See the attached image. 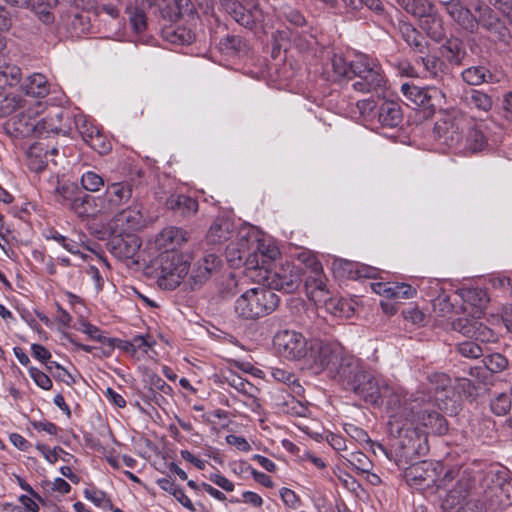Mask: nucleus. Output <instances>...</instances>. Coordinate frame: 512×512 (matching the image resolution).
I'll list each match as a JSON object with an SVG mask.
<instances>
[{"label": "nucleus", "mask_w": 512, "mask_h": 512, "mask_svg": "<svg viewBox=\"0 0 512 512\" xmlns=\"http://www.w3.org/2000/svg\"><path fill=\"white\" fill-rule=\"evenodd\" d=\"M223 7L242 26L250 27L264 21L263 11L255 0H245V5L224 0Z\"/></svg>", "instance_id": "obj_20"}, {"label": "nucleus", "mask_w": 512, "mask_h": 512, "mask_svg": "<svg viewBox=\"0 0 512 512\" xmlns=\"http://www.w3.org/2000/svg\"><path fill=\"white\" fill-rule=\"evenodd\" d=\"M48 238L55 240L56 242L61 244L64 249H66L67 251H69L72 254L80 253V246H81L80 243L61 235L57 231H52L51 235Z\"/></svg>", "instance_id": "obj_58"}, {"label": "nucleus", "mask_w": 512, "mask_h": 512, "mask_svg": "<svg viewBox=\"0 0 512 512\" xmlns=\"http://www.w3.org/2000/svg\"><path fill=\"white\" fill-rule=\"evenodd\" d=\"M396 3L407 13L418 17L419 19L426 12L432 10L431 5L426 0H396Z\"/></svg>", "instance_id": "obj_43"}, {"label": "nucleus", "mask_w": 512, "mask_h": 512, "mask_svg": "<svg viewBox=\"0 0 512 512\" xmlns=\"http://www.w3.org/2000/svg\"><path fill=\"white\" fill-rule=\"evenodd\" d=\"M132 181H121L109 184L102 195L106 213L114 212L127 204L133 197Z\"/></svg>", "instance_id": "obj_21"}, {"label": "nucleus", "mask_w": 512, "mask_h": 512, "mask_svg": "<svg viewBox=\"0 0 512 512\" xmlns=\"http://www.w3.org/2000/svg\"><path fill=\"white\" fill-rule=\"evenodd\" d=\"M224 381L236 391L246 396H253L256 390L255 386L241 376L228 372L223 376Z\"/></svg>", "instance_id": "obj_41"}, {"label": "nucleus", "mask_w": 512, "mask_h": 512, "mask_svg": "<svg viewBox=\"0 0 512 512\" xmlns=\"http://www.w3.org/2000/svg\"><path fill=\"white\" fill-rule=\"evenodd\" d=\"M352 391L361 397L366 403L372 405L386 404L389 415L401 407L404 398L400 391L395 390L387 381L366 370L358 376L350 387Z\"/></svg>", "instance_id": "obj_6"}, {"label": "nucleus", "mask_w": 512, "mask_h": 512, "mask_svg": "<svg viewBox=\"0 0 512 512\" xmlns=\"http://www.w3.org/2000/svg\"><path fill=\"white\" fill-rule=\"evenodd\" d=\"M345 265L350 273L355 271L356 278H374L377 275V269L371 266L350 262H346Z\"/></svg>", "instance_id": "obj_60"}, {"label": "nucleus", "mask_w": 512, "mask_h": 512, "mask_svg": "<svg viewBox=\"0 0 512 512\" xmlns=\"http://www.w3.org/2000/svg\"><path fill=\"white\" fill-rule=\"evenodd\" d=\"M343 346L337 342L310 339L304 361L315 371H330L335 361L341 356Z\"/></svg>", "instance_id": "obj_12"}, {"label": "nucleus", "mask_w": 512, "mask_h": 512, "mask_svg": "<svg viewBox=\"0 0 512 512\" xmlns=\"http://www.w3.org/2000/svg\"><path fill=\"white\" fill-rule=\"evenodd\" d=\"M59 0H30L28 6L38 16L39 20L48 25L54 21L52 8Z\"/></svg>", "instance_id": "obj_39"}, {"label": "nucleus", "mask_w": 512, "mask_h": 512, "mask_svg": "<svg viewBox=\"0 0 512 512\" xmlns=\"http://www.w3.org/2000/svg\"><path fill=\"white\" fill-rule=\"evenodd\" d=\"M378 121L383 127L394 128L402 121V111L398 103L384 101L378 109Z\"/></svg>", "instance_id": "obj_31"}, {"label": "nucleus", "mask_w": 512, "mask_h": 512, "mask_svg": "<svg viewBox=\"0 0 512 512\" xmlns=\"http://www.w3.org/2000/svg\"><path fill=\"white\" fill-rule=\"evenodd\" d=\"M77 129L85 143L90 140L94 135L98 134L101 129L92 121L86 118H80L77 122Z\"/></svg>", "instance_id": "obj_52"}, {"label": "nucleus", "mask_w": 512, "mask_h": 512, "mask_svg": "<svg viewBox=\"0 0 512 512\" xmlns=\"http://www.w3.org/2000/svg\"><path fill=\"white\" fill-rule=\"evenodd\" d=\"M399 31L403 40L413 49L414 52L424 54L427 50L428 43L420 32L410 23L401 22Z\"/></svg>", "instance_id": "obj_33"}, {"label": "nucleus", "mask_w": 512, "mask_h": 512, "mask_svg": "<svg viewBox=\"0 0 512 512\" xmlns=\"http://www.w3.org/2000/svg\"><path fill=\"white\" fill-rule=\"evenodd\" d=\"M356 77L352 84L354 90L369 93L384 86L383 70L379 62L366 54L358 53L350 61V79Z\"/></svg>", "instance_id": "obj_9"}, {"label": "nucleus", "mask_w": 512, "mask_h": 512, "mask_svg": "<svg viewBox=\"0 0 512 512\" xmlns=\"http://www.w3.org/2000/svg\"><path fill=\"white\" fill-rule=\"evenodd\" d=\"M363 370L361 360L343 348L341 356L335 361L328 376L350 388Z\"/></svg>", "instance_id": "obj_19"}, {"label": "nucleus", "mask_w": 512, "mask_h": 512, "mask_svg": "<svg viewBox=\"0 0 512 512\" xmlns=\"http://www.w3.org/2000/svg\"><path fill=\"white\" fill-rule=\"evenodd\" d=\"M415 408L416 405H412L410 408L403 407L389 415V432L396 439L390 450L380 446L387 458L393 460L399 468L412 464L414 460L428 452L427 438L424 432L414 427V421L406 417Z\"/></svg>", "instance_id": "obj_2"}, {"label": "nucleus", "mask_w": 512, "mask_h": 512, "mask_svg": "<svg viewBox=\"0 0 512 512\" xmlns=\"http://www.w3.org/2000/svg\"><path fill=\"white\" fill-rule=\"evenodd\" d=\"M233 233V223L225 217L216 218L207 233V240L211 244H221L230 239Z\"/></svg>", "instance_id": "obj_30"}, {"label": "nucleus", "mask_w": 512, "mask_h": 512, "mask_svg": "<svg viewBox=\"0 0 512 512\" xmlns=\"http://www.w3.org/2000/svg\"><path fill=\"white\" fill-rule=\"evenodd\" d=\"M160 17L167 23H177L181 19L192 18V0H163L159 4Z\"/></svg>", "instance_id": "obj_25"}, {"label": "nucleus", "mask_w": 512, "mask_h": 512, "mask_svg": "<svg viewBox=\"0 0 512 512\" xmlns=\"http://www.w3.org/2000/svg\"><path fill=\"white\" fill-rule=\"evenodd\" d=\"M437 140L459 153H478L488 146L483 122H474L457 111L444 113L434 126Z\"/></svg>", "instance_id": "obj_4"}, {"label": "nucleus", "mask_w": 512, "mask_h": 512, "mask_svg": "<svg viewBox=\"0 0 512 512\" xmlns=\"http://www.w3.org/2000/svg\"><path fill=\"white\" fill-rule=\"evenodd\" d=\"M412 405H416L414 411L408 415L407 418L414 421V427L421 430V427L426 428L428 432L434 434H444L447 431V425L445 418L438 412L431 410L430 408H420V403L417 399L409 402L401 400V407L410 408Z\"/></svg>", "instance_id": "obj_17"}, {"label": "nucleus", "mask_w": 512, "mask_h": 512, "mask_svg": "<svg viewBox=\"0 0 512 512\" xmlns=\"http://www.w3.org/2000/svg\"><path fill=\"white\" fill-rule=\"evenodd\" d=\"M29 375L35 384L43 390H50L53 386L51 378L36 367L29 368Z\"/></svg>", "instance_id": "obj_59"}, {"label": "nucleus", "mask_w": 512, "mask_h": 512, "mask_svg": "<svg viewBox=\"0 0 512 512\" xmlns=\"http://www.w3.org/2000/svg\"><path fill=\"white\" fill-rule=\"evenodd\" d=\"M443 464L437 461H420L405 468L404 477L407 484L416 490H428L435 487Z\"/></svg>", "instance_id": "obj_14"}, {"label": "nucleus", "mask_w": 512, "mask_h": 512, "mask_svg": "<svg viewBox=\"0 0 512 512\" xmlns=\"http://www.w3.org/2000/svg\"><path fill=\"white\" fill-rule=\"evenodd\" d=\"M279 296L265 286H256L243 292L235 301L234 310L244 320H256L274 312Z\"/></svg>", "instance_id": "obj_8"}, {"label": "nucleus", "mask_w": 512, "mask_h": 512, "mask_svg": "<svg viewBox=\"0 0 512 512\" xmlns=\"http://www.w3.org/2000/svg\"><path fill=\"white\" fill-rule=\"evenodd\" d=\"M331 66L335 77L350 79V62H347L343 56L334 54L331 58Z\"/></svg>", "instance_id": "obj_55"}, {"label": "nucleus", "mask_w": 512, "mask_h": 512, "mask_svg": "<svg viewBox=\"0 0 512 512\" xmlns=\"http://www.w3.org/2000/svg\"><path fill=\"white\" fill-rule=\"evenodd\" d=\"M190 240V232L177 226L163 228L155 237V245L159 250L177 251Z\"/></svg>", "instance_id": "obj_23"}, {"label": "nucleus", "mask_w": 512, "mask_h": 512, "mask_svg": "<svg viewBox=\"0 0 512 512\" xmlns=\"http://www.w3.org/2000/svg\"><path fill=\"white\" fill-rule=\"evenodd\" d=\"M84 495L87 499L91 500L96 506H109L113 507L111 500L107 498L106 494L101 490L85 489Z\"/></svg>", "instance_id": "obj_63"}, {"label": "nucleus", "mask_w": 512, "mask_h": 512, "mask_svg": "<svg viewBox=\"0 0 512 512\" xmlns=\"http://www.w3.org/2000/svg\"><path fill=\"white\" fill-rule=\"evenodd\" d=\"M280 256V250L273 241L254 227L242 228L237 242L227 246L229 262L245 260L248 269H266Z\"/></svg>", "instance_id": "obj_5"}, {"label": "nucleus", "mask_w": 512, "mask_h": 512, "mask_svg": "<svg viewBox=\"0 0 512 512\" xmlns=\"http://www.w3.org/2000/svg\"><path fill=\"white\" fill-rule=\"evenodd\" d=\"M191 255L178 251H165L160 256L158 286L173 290L178 287L190 268Z\"/></svg>", "instance_id": "obj_11"}, {"label": "nucleus", "mask_w": 512, "mask_h": 512, "mask_svg": "<svg viewBox=\"0 0 512 512\" xmlns=\"http://www.w3.org/2000/svg\"><path fill=\"white\" fill-rule=\"evenodd\" d=\"M77 217L81 219L96 218L99 214H105V205L102 196H93L84 191L74 205V211Z\"/></svg>", "instance_id": "obj_26"}, {"label": "nucleus", "mask_w": 512, "mask_h": 512, "mask_svg": "<svg viewBox=\"0 0 512 512\" xmlns=\"http://www.w3.org/2000/svg\"><path fill=\"white\" fill-rule=\"evenodd\" d=\"M458 351L461 355L467 358L476 359L483 353L482 348L472 341H465L458 345Z\"/></svg>", "instance_id": "obj_62"}, {"label": "nucleus", "mask_w": 512, "mask_h": 512, "mask_svg": "<svg viewBox=\"0 0 512 512\" xmlns=\"http://www.w3.org/2000/svg\"><path fill=\"white\" fill-rule=\"evenodd\" d=\"M458 488L449 492V497L453 499V504H461L471 487V473L468 470L462 472L461 478L457 483Z\"/></svg>", "instance_id": "obj_42"}, {"label": "nucleus", "mask_w": 512, "mask_h": 512, "mask_svg": "<svg viewBox=\"0 0 512 512\" xmlns=\"http://www.w3.org/2000/svg\"><path fill=\"white\" fill-rule=\"evenodd\" d=\"M222 265L221 258L214 254L208 253L198 261L197 268L194 270V284L206 282L214 273H216Z\"/></svg>", "instance_id": "obj_28"}, {"label": "nucleus", "mask_w": 512, "mask_h": 512, "mask_svg": "<svg viewBox=\"0 0 512 512\" xmlns=\"http://www.w3.org/2000/svg\"><path fill=\"white\" fill-rule=\"evenodd\" d=\"M163 33L166 40L173 44L189 46L192 40L191 30L185 27H178L177 29L167 28Z\"/></svg>", "instance_id": "obj_44"}, {"label": "nucleus", "mask_w": 512, "mask_h": 512, "mask_svg": "<svg viewBox=\"0 0 512 512\" xmlns=\"http://www.w3.org/2000/svg\"><path fill=\"white\" fill-rule=\"evenodd\" d=\"M83 327V332L86 333L91 339L108 346V349L103 350L102 353L105 356H109L112 350L115 348V340H110V338L103 336L101 334V330L90 323H83Z\"/></svg>", "instance_id": "obj_45"}, {"label": "nucleus", "mask_w": 512, "mask_h": 512, "mask_svg": "<svg viewBox=\"0 0 512 512\" xmlns=\"http://www.w3.org/2000/svg\"><path fill=\"white\" fill-rule=\"evenodd\" d=\"M94 151L100 155L108 154L112 149V144L108 137L102 132V130L94 135L90 140L86 142Z\"/></svg>", "instance_id": "obj_50"}, {"label": "nucleus", "mask_w": 512, "mask_h": 512, "mask_svg": "<svg viewBox=\"0 0 512 512\" xmlns=\"http://www.w3.org/2000/svg\"><path fill=\"white\" fill-rule=\"evenodd\" d=\"M442 55L453 64H461L466 55L465 47L461 40L452 38L442 46Z\"/></svg>", "instance_id": "obj_37"}, {"label": "nucleus", "mask_w": 512, "mask_h": 512, "mask_svg": "<svg viewBox=\"0 0 512 512\" xmlns=\"http://www.w3.org/2000/svg\"><path fill=\"white\" fill-rule=\"evenodd\" d=\"M430 389L438 392H445L451 387V379L445 373H433L429 377Z\"/></svg>", "instance_id": "obj_53"}, {"label": "nucleus", "mask_w": 512, "mask_h": 512, "mask_svg": "<svg viewBox=\"0 0 512 512\" xmlns=\"http://www.w3.org/2000/svg\"><path fill=\"white\" fill-rule=\"evenodd\" d=\"M205 420L213 425V428L216 427H225L229 423L228 413L221 409H216L211 412L206 413L204 416Z\"/></svg>", "instance_id": "obj_57"}, {"label": "nucleus", "mask_w": 512, "mask_h": 512, "mask_svg": "<svg viewBox=\"0 0 512 512\" xmlns=\"http://www.w3.org/2000/svg\"><path fill=\"white\" fill-rule=\"evenodd\" d=\"M62 112L49 113L34 125L38 137H47L50 133L58 134L63 131Z\"/></svg>", "instance_id": "obj_34"}, {"label": "nucleus", "mask_w": 512, "mask_h": 512, "mask_svg": "<svg viewBox=\"0 0 512 512\" xmlns=\"http://www.w3.org/2000/svg\"><path fill=\"white\" fill-rule=\"evenodd\" d=\"M465 103L469 108L483 112H489L493 106L492 98L488 94L476 89L471 90L465 96Z\"/></svg>", "instance_id": "obj_40"}, {"label": "nucleus", "mask_w": 512, "mask_h": 512, "mask_svg": "<svg viewBox=\"0 0 512 512\" xmlns=\"http://www.w3.org/2000/svg\"><path fill=\"white\" fill-rule=\"evenodd\" d=\"M421 29L433 40L439 41L445 36L443 21L439 15L431 10L426 12L420 19Z\"/></svg>", "instance_id": "obj_32"}, {"label": "nucleus", "mask_w": 512, "mask_h": 512, "mask_svg": "<svg viewBox=\"0 0 512 512\" xmlns=\"http://www.w3.org/2000/svg\"><path fill=\"white\" fill-rule=\"evenodd\" d=\"M482 495L494 510L512 505V480L508 471L498 465H489L482 471L480 479Z\"/></svg>", "instance_id": "obj_7"}, {"label": "nucleus", "mask_w": 512, "mask_h": 512, "mask_svg": "<svg viewBox=\"0 0 512 512\" xmlns=\"http://www.w3.org/2000/svg\"><path fill=\"white\" fill-rule=\"evenodd\" d=\"M165 205L168 209L174 211L179 210L185 215L191 210L192 200L190 197L183 194H173L166 199Z\"/></svg>", "instance_id": "obj_46"}, {"label": "nucleus", "mask_w": 512, "mask_h": 512, "mask_svg": "<svg viewBox=\"0 0 512 512\" xmlns=\"http://www.w3.org/2000/svg\"><path fill=\"white\" fill-rule=\"evenodd\" d=\"M348 461L356 470L360 472H368V470L371 468L370 460L362 452L352 453Z\"/></svg>", "instance_id": "obj_64"}, {"label": "nucleus", "mask_w": 512, "mask_h": 512, "mask_svg": "<svg viewBox=\"0 0 512 512\" xmlns=\"http://www.w3.org/2000/svg\"><path fill=\"white\" fill-rule=\"evenodd\" d=\"M104 186V179L99 174L88 171L81 177V188L86 192H97Z\"/></svg>", "instance_id": "obj_49"}, {"label": "nucleus", "mask_w": 512, "mask_h": 512, "mask_svg": "<svg viewBox=\"0 0 512 512\" xmlns=\"http://www.w3.org/2000/svg\"><path fill=\"white\" fill-rule=\"evenodd\" d=\"M116 233L106 243L107 250L119 260L133 258L141 246L138 236L134 233Z\"/></svg>", "instance_id": "obj_22"}, {"label": "nucleus", "mask_w": 512, "mask_h": 512, "mask_svg": "<svg viewBox=\"0 0 512 512\" xmlns=\"http://www.w3.org/2000/svg\"><path fill=\"white\" fill-rule=\"evenodd\" d=\"M447 13L465 30L473 32L478 27V22L471 11L458 1L445 2Z\"/></svg>", "instance_id": "obj_27"}, {"label": "nucleus", "mask_w": 512, "mask_h": 512, "mask_svg": "<svg viewBox=\"0 0 512 512\" xmlns=\"http://www.w3.org/2000/svg\"><path fill=\"white\" fill-rule=\"evenodd\" d=\"M415 408L416 405H412L410 408L403 407L389 415V432L396 439L390 450L380 446L387 458L393 460L399 468L412 464L414 460L428 452L427 438L424 432L414 427V421L406 417Z\"/></svg>", "instance_id": "obj_1"}, {"label": "nucleus", "mask_w": 512, "mask_h": 512, "mask_svg": "<svg viewBox=\"0 0 512 512\" xmlns=\"http://www.w3.org/2000/svg\"><path fill=\"white\" fill-rule=\"evenodd\" d=\"M311 269V274L305 280L307 295L314 302H323L328 295L326 277L318 261L313 260Z\"/></svg>", "instance_id": "obj_24"}, {"label": "nucleus", "mask_w": 512, "mask_h": 512, "mask_svg": "<svg viewBox=\"0 0 512 512\" xmlns=\"http://www.w3.org/2000/svg\"><path fill=\"white\" fill-rule=\"evenodd\" d=\"M22 88L26 95L36 98H43L50 91L48 81L41 73H34L28 76Z\"/></svg>", "instance_id": "obj_35"}, {"label": "nucleus", "mask_w": 512, "mask_h": 512, "mask_svg": "<svg viewBox=\"0 0 512 512\" xmlns=\"http://www.w3.org/2000/svg\"><path fill=\"white\" fill-rule=\"evenodd\" d=\"M310 340L296 330H279L273 336V346L283 358L292 361L304 360Z\"/></svg>", "instance_id": "obj_13"}, {"label": "nucleus", "mask_w": 512, "mask_h": 512, "mask_svg": "<svg viewBox=\"0 0 512 512\" xmlns=\"http://www.w3.org/2000/svg\"><path fill=\"white\" fill-rule=\"evenodd\" d=\"M507 359L499 353L491 354L485 359V365L488 370L498 373L507 367Z\"/></svg>", "instance_id": "obj_61"}, {"label": "nucleus", "mask_w": 512, "mask_h": 512, "mask_svg": "<svg viewBox=\"0 0 512 512\" xmlns=\"http://www.w3.org/2000/svg\"><path fill=\"white\" fill-rule=\"evenodd\" d=\"M68 27L71 33L79 37L87 32L91 28L90 18L87 12L75 11L68 15Z\"/></svg>", "instance_id": "obj_38"}, {"label": "nucleus", "mask_w": 512, "mask_h": 512, "mask_svg": "<svg viewBox=\"0 0 512 512\" xmlns=\"http://www.w3.org/2000/svg\"><path fill=\"white\" fill-rule=\"evenodd\" d=\"M82 192L83 188H81L77 183H59L55 188V198L58 203L66 206L73 212L74 205L77 204L78 198Z\"/></svg>", "instance_id": "obj_29"}, {"label": "nucleus", "mask_w": 512, "mask_h": 512, "mask_svg": "<svg viewBox=\"0 0 512 512\" xmlns=\"http://www.w3.org/2000/svg\"><path fill=\"white\" fill-rule=\"evenodd\" d=\"M415 408L416 405H412L410 408L403 407L389 415V432L396 439L390 450L380 446L387 458L393 460L399 468L412 464L414 460L428 452L427 438L424 432L414 427V421L406 417Z\"/></svg>", "instance_id": "obj_3"}, {"label": "nucleus", "mask_w": 512, "mask_h": 512, "mask_svg": "<svg viewBox=\"0 0 512 512\" xmlns=\"http://www.w3.org/2000/svg\"><path fill=\"white\" fill-rule=\"evenodd\" d=\"M127 13L129 14V21L135 32L140 33L146 29L147 17L144 8L138 6L128 7Z\"/></svg>", "instance_id": "obj_47"}, {"label": "nucleus", "mask_w": 512, "mask_h": 512, "mask_svg": "<svg viewBox=\"0 0 512 512\" xmlns=\"http://www.w3.org/2000/svg\"><path fill=\"white\" fill-rule=\"evenodd\" d=\"M433 310L439 316H447L453 311V304L450 301V296L442 291L432 301Z\"/></svg>", "instance_id": "obj_51"}, {"label": "nucleus", "mask_w": 512, "mask_h": 512, "mask_svg": "<svg viewBox=\"0 0 512 512\" xmlns=\"http://www.w3.org/2000/svg\"><path fill=\"white\" fill-rule=\"evenodd\" d=\"M490 405L494 414L502 416L510 411L511 399L506 393H501L491 401Z\"/></svg>", "instance_id": "obj_54"}, {"label": "nucleus", "mask_w": 512, "mask_h": 512, "mask_svg": "<svg viewBox=\"0 0 512 512\" xmlns=\"http://www.w3.org/2000/svg\"><path fill=\"white\" fill-rule=\"evenodd\" d=\"M268 370L274 380L286 384L293 393L300 394L303 391L302 386L292 371L281 367H268Z\"/></svg>", "instance_id": "obj_36"}, {"label": "nucleus", "mask_w": 512, "mask_h": 512, "mask_svg": "<svg viewBox=\"0 0 512 512\" xmlns=\"http://www.w3.org/2000/svg\"><path fill=\"white\" fill-rule=\"evenodd\" d=\"M459 296L464 302L463 311L465 313H471L472 317L469 318L465 315L457 318L452 322V328L462 335L471 338L479 323V319L483 314V306L486 302V293L478 288H466L460 290Z\"/></svg>", "instance_id": "obj_10"}, {"label": "nucleus", "mask_w": 512, "mask_h": 512, "mask_svg": "<svg viewBox=\"0 0 512 512\" xmlns=\"http://www.w3.org/2000/svg\"><path fill=\"white\" fill-rule=\"evenodd\" d=\"M487 72L483 66L470 67L462 72V79L469 85H480L486 80Z\"/></svg>", "instance_id": "obj_48"}, {"label": "nucleus", "mask_w": 512, "mask_h": 512, "mask_svg": "<svg viewBox=\"0 0 512 512\" xmlns=\"http://www.w3.org/2000/svg\"><path fill=\"white\" fill-rule=\"evenodd\" d=\"M262 278L267 288L285 293L294 292L301 282L299 269L290 262L282 263L273 269L266 268Z\"/></svg>", "instance_id": "obj_15"}, {"label": "nucleus", "mask_w": 512, "mask_h": 512, "mask_svg": "<svg viewBox=\"0 0 512 512\" xmlns=\"http://www.w3.org/2000/svg\"><path fill=\"white\" fill-rule=\"evenodd\" d=\"M401 92L411 104L424 110L427 115L433 114L445 97L444 93L436 87L423 88L408 83L401 85Z\"/></svg>", "instance_id": "obj_16"}, {"label": "nucleus", "mask_w": 512, "mask_h": 512, "mask_svg": "<svg viewBox=\"0 0 512 512\" xmlns=\"http://www.w3.org/2000/svg\"><path fill=\"white\" fill-rule=\"evenodd\" d=\"M471 338L484 343H493L497 341L498 336L491 328L479 321Z\"/></svg>", "instance_id": "obj_56"}, {"label": "nucleus", "mask_w": 512, "mask_h": 512, "mask_svg": "<svg viewBox=\"0 0 512 512\" xmlns=\"http://www.w3.org/2000/svg\"><path fill=\"white\" fill-rule=\"evenodd\" d=\"M113 232L133 233L146 225L143 204L134 198L132 204L119 211L112 219Z\"/></svg>", "instance_id": "obj_18"}]
</instances>
